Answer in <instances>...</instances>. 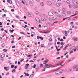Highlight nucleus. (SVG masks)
Instances as JSON below:
<instances>
[{"label":"nucleus","instance_id":"obj_1","mask_svg":"<svg viewBox=\"0 0 78 78\" xmlns=\"http://www.w3.org/2000/svg\"><path fill=\"white\" fill-rule=\"evenodd\" d=\"M50 65H48V64H46L44 66V68L45 69H48V68H50Z\"/></svg>","mask_w":78,"mask_h":78},{"label":"nucleus","instance_id":"obj_2","mask_svg":"<svg viewBox=\"0 0 78 78\" xmlns=\"http://www.w3.org/2000/svg\"><path fill=\"white\" fill-rule=\"evenodd\" d=\"M48 15L49 16H53L54 14L52 12H48Z\"/></svg>","mask_w":78,"mask_h":78},{"label":"nucleus","instance_id":"obj_3","mask_svg":"<svg viewBox=\"0 0 78 78\" xmlns=\"http://www.w3.org/2000/svg\"><path fill=\"white\" fill-rule=\"evenodd\" d=\"M72 40H73L74 42H76L78 41V39L76 37H75L73 38Z\"/></svg>","mask_w":78,"mask_h":78},{"label":"nucleus","instance_id":"obj_4","mask_svg":"<svg viewBox=\"0 0 78 78\" xmlns=\"http://www.w3.org/2000/svg\"><path fill=\"white\" fill-rule=\"evenodd\" d=\"M57 71L59 73H63V69H60Z\"/></svg>","mask_w":78,"mask_h":78},{"label":"nucleus","instance_id":"obj_5","mask_svg":"<svg viewBox=\"0 0 78 78\" xmlns=\"http://www.w3.org/2000/svg\"><path fill=\"white\" fill-rule=\"evenodd\" d=\"M66 71L67 72H71V71H72V69L68 68L67 69Z\"/></svg>","mask_w":78,"mask_h":78},{"label":"nucleus","instance_id":"obj_6","mask_svg":"<svg viewBox=\"0 0 78 78\" xmlns=\"http://www.w3.org/2000/svg\"><path fill=\"white\" fill-rule=\"evenodd\" d=\"M61 3H57L56 4V6L57 7H59V6H61Z\"/></svg>","mask_w":78,"mask_h":78},{"label":"nucleus","instance_id":"obj_7","mask_svg":"<svg viewBox=\"0 0 78 78\" xmlns=\"http://www.w3.org/2000/svg\"><path fill=\"white\" fill-rule=\"evenodd\" d=\"M47 4L49 6H50V5H51V3L50 2H47Z\"/></svg>","mask_w":78,"mask_h":78},{"label":"nucleus","instance_id":"obj_8","mask_svg":"<svg viewBox=\"0 0 78 78\" xmlns=\"http://www.w3.org/2000/svg\"><path fill=\"white\" fill-rule=\"evenodd\" d=\"M78 67V65H74L73 67V69H76V67Z\"/></svg>","mask_w":78,"mask_h":78},{"label":"nucleus","instance_id":"obj_9","mask_svg":"<svg viewBox=\"0 0 78 78\" xmlns=\"http://www.w3.org/2000/svg\"><path fill=\"white\" fill-rule=\"evenodd\" d=\"M53 61L54 63H55V64H58V63L57 62V60H53Z\"/></svg>","mask_w":78,"mask_h":78},{"label":"nucleus","instance_id":"obj_10","mask_svg":"<svg viewBox=\"0 0 78 78\" xmlns=\"http://www.w3.org/2000/svg\"><path fill=\"white\" fill-rule=\"evenodd\" d=\"M48 62V60H46V61H44V64H47V63Z\"/></svg>","mask_w":78,"mask_h":78},{"label":"nucleus","instance_id":"obj_11","mask_svg":"<svg viewBox=\"0 0 78 78\" xmlns=\"http://www.w3.org/2000/svg\"><path fill=\"white\" fill-rule=\"evenodd\" d=\"M36 20L37 22H38V23H41V21L39 20V18H37V19H36Z\"/></svg>","mask_w":78,"mask_h":78},{"label":"nucleus","instance_id":"obj_12","mask_svg":"<svg viewBox=\"0 0 78 78\" xmlns=\"http://www.w3.org/2000/svg\"><path fill=\"white\" fill-rule=\"evenodd\" d=\"M7 2L8 3H9L10 4H12V1H10L9 0H7Z\"/></svg>","mask_w":78,"mask_h":78},{"label":"nucleus","instance_id":"obj_13","mask_svg":"<svg viewBox=\"0 0 78 78\" xmlns=\"http://www.w3.org/2000/svg\"><path fill=\"white\" fill-rule=\"evenodd\" d=\"M62 14L63 17H65V16H66V13H64V12H62Z\"/></svg>","mask_w":78,"mask_h":78},{"label":"nucleus","instance_id":"obj_14","mask_svg":"<svg viewBox=\"0 0 78 78\" xmlns=\"http://www.w3.org/2000/svg\"><path fill=\"white\" fill-rule=\"evenodd\" d=\"M58 73V71H56L55 73V75H56V76L59 75V74Z\"/></svg>","mask_w":78,"mask_h":78},{"label":"nucleus","instance_id":"obj_15","mask_svg":"<svg viewBox=\"0 0 78 78\" xmlns=\"http://www.w3.org/2000/svg\"><path fill=\"white\" fill-rule=\"evenodd\" d=\"M41 20L42 21H46V20H46V19H45V18H42L41 19Z\"/></svg>","mask_w":78,"mask_h":78},{"label":"nucleus","instance_id":"obj_16","mask_svg":"<svg viewBox=\"0 0 78 78\" xmlns=\"http://www.w3.org/2000/svg\"><path fill=\"white\" fill-rule=\"evenodd\" d=\"M16 5L19 8H20L21 6L20 5V4H19V3H17L16 4Z\"/></svg>","mask_w":78,"mask_h":78},{"label":"nucleus","instance_id":"obj_17","mask_svg":"<svg viewBox=\"0 0 78 78\" xmlns=\"http://www.w3.org/2000/svg\"><path fill=\"white\" fill-rule=\"evenodd\" d=\"M56 19H57V17H54L52 18V20H55Z\"/></svg>","mask_w":78,"mask_h":78},{"label":"nucleus","instance_id":"obj_18","mask_svg":"<svg viewBox=\"0 0 78 78\" xmlns=\"http://www.w3.org/2000/svg\"><path fill=\"white\" fill-rule=\"evenodd\" d=\"M65 36H67V35H68V34H67V31H65Z\"/></svg>","mask_w":78,"mask_h":78},{"label":"nucleus","instance_id":"obj_19","mask_svg":"<svg viewBox=\"0 0 78 78\" xmlns=\"http://www.w3.org/2000/svg\"><path fill=\"white\" fill-rule=\"evenodd\" d=\"M27 15L29 16V17H31V14L30 13L28 12L27 13Z\"/></svg>","mask_w":78,"mask_h":78},{"label":"nucleus","instance_id":"obj_20","mask_svg":"<svg viewBox=\"0 0 78 78\" xmlns=\"http://www.w3.org/2000/svg\"><path fill=\"white\" fill-rule=\"evenodd\" d=\"M9 31L10 32H11V33H13V31H14V30H9Z\"/></svg>","mask_w":78,"mask_h":78},{"label":"nucleus","instance_id":"obj_21","mask_svg":"<svg viewBox=\"0 0 78 78\" xmlns=\"http://www.w3.org/2000/svg\"><path fill=\"white\" fill-rule=\"evenodd\" d=\"M16 69H14L13 70H12V72L13 73H15L16 72Z\"/></svg>","mask_w":78,"mask_h":78},{"label":"nucleus","instance_id":"obj_22","mask_svg":"<svg viewBox=\"0 0 78 78\" xmlns=\"http://www.w3.org/2000/svg\"><path fill=\"white\" fill-rule=\"evenodd\" d=\"M66 3L67 4H68V5H69V4L70 3V2L69 1H66Z\"/></svg>","mask_w":78,"mask_h":78},{"label":"nucleus","instance_id":"obj_23","mask_svg":"<svg viewBox=\"0 0 78 78\" xmlns=\"http://www.w3.org/2000/svg\"><path fill=\"white\" fill-rule=\"evenodd\" d=\"M57 16L58 17H60V18L62 17V16L61 15H57Z\"/></svg>","mask_w":78,"mask_h":78},{"label":"nucleus","instance_id":"obj_24","mask_svg":"<svg viewBox=\"0 0 78 78\" xmlns=\"http://www.w3.org/2000/svg\"><path fill=\"white\" fill-rule=\"evenodd\" d=\"M35 14L37 15H38V14H39V12L36 11L35 12Z\"/></svg>","mask_w":78,"mask_h":78},{"label":"nucleus","instance_id":"obj_25","mask_svg":"<svg viewBox=\"0 0 78 78\" xmlns=\"http://www.w3.org/2000/svg\"><path fill=\"white\" fill-rule=\"evenodd\" d=\"M69 8H72V7H73V5H69Z\"/></svg>","mask_w":78,"mask_h":78},{"label":"nucleus","instance_id":"obj_26","mask_svg":"<svg viewBox=\"0 0 78 78\" xmlns=\"http://www.w3.org/2000/svg\"><path fill=\"white\" fill-rule=\"evenodd\" d=\"M56 66H64V65H62V64H60V65H59V63L58 64H57L56 65Z\"/></svg>","mask_w":78,"mask_h":78},{"label":"nucleus","instance_id":"obj_27","mask_svg":"<svg viewBox=\"0 0 78 78\" xmlns=\"http://www.w3.org/2000/svg\"><path fill=\"white\" fill-rule=\"evenodd\" d=\"M78 8V5H76L74 6V9H76V8Z\"/></svg>","mask_w":78,"mask_h":78},{"label":"nucleus","instance_id":"obj_28","mask_svg":"<svg viewBox=\"0 0 78 78\" xmlns=\"http://www.w3.org/2000/svg\"><path fill=\"white\" fill-rule=\"evenodd\" d=\"M5 43H3L2 44L1 46H2V47H5Z\"/></svg>","mask_w":78,"mask_h":78},{"label":"nucleus","instance_id":"obj_29","mask_svg":"<svg viewBox=\"0 0 78 78\" xmlns=\"http://www.w3.org/2000/svg\"><path fill=\"white\" fill-rule=\"evenodd\" d=\"M1 61L2 62H3V57H1Z\"/></svg>","mask_w":78,"mask_h":78},{"label":"nucleus","instance_id":"obj_30","mask_svg":"<svg viewBox=\"0 0 78 78\" xmlns=\"http://www.w3.org/2000/svg\"><path fill=\"white\" fill-rule=\"evenodd\" d=\"M3 51H5V52H6V51H8L5 49H3Z\"/></svg>","mask_w":78,"mask_h":78},{"label":"nucleus","instance_id":"obj_31","mask_svg":"<svg viewBox=\"0 0 78 78\" xmlns=\"http://www.w3.org/2000/svg\"><path fill=\"white\" fill-rule=\"evenodd\" d=\"M20 34H23V35H25V33H24L22 32H20Z\"/></svg>","mask_w":78,"mask_h":78},{"label":"nucleus","instance_id":"obj_32","mask_svg":"<svg viewBox=\"0 0 78 78\" xmlns=\"http://www.w3.org/2000/svg\"><path fill=\"white\" fill-rule=\"evenodd\" d=\"M24 4L26 5V6H28V4H27V2H25Z\"/></svg>","mask_w":78,"mask_h":78},{"label":"nucleus","instance_id":"obj_33","mask_svg":"<svg viewBox=\"0 0 78 78\" xmlns=\"http://www.w3.org/2000/svg\"><path fill=\"white\" fill-rule=\"evenodd\" d=\"M41 47H42V48L44 47V44H41Z\"/></svg>","mask_w":78,"mask_h":78},{"label":"nucleus","instance_id":"obj_34","mask_svg":"<svg viewBox=\"0 0 78 78\" xmlns=\"http://www.w3.org/2000/svg\"><path fill=\"white\" fill-rule=\"evenodd\" d=\"M4 16L5 17V16H6V14H4L2 15V17L3 18L4 17Z\"/></svg>","mask_w":78,"mask_h":78},{"label":"nucleus","instance_id":"obj_35","mask_svg":"<svg viewBox=\"0 0 78 78\" xmlns=\"http://www.w3.org/2000/svg\"><path fill=\"white\" fill-rule=\"evenodd\" d=\"M57 23H58V21L55 22L53 23V24H56Z\"/></svg>","mask_w":78,"mask_h":78},{"label":"nucleus","instance_id":"obj_36","mask_svg":"<svg viewBox=\"0 0 78 78\" xmlns=\"http://www.w3.org/2000/svg\"><path fill=\"white\" fill-rule=\"evenodd\" d=\"M39 39H40V37L39 36H37V39H38V40H39Z\"/></svg>","mask_w":78,"mask_h":78},{"label":"nucleus","instance_id":"obj_37","mask_svg":"<svg viewBox=\"0 0 78 78\" xmlns=\"http://www.w3.org/2000/svg\"><path fill=\"white\" fill-rule=\"evenodd\" d=\"M14 65H12L11 66V68H12H12H13V67H14Z\"/></svg>","mask_w":78,"mask_h":78},{"label":"nucleus","instance_id":"obj_38","mask_svg":"<svg viewBox=\"0 0 78 78\" xmlns=\"http://www.w3.org/2000/svg\"><path fill=\"white\" fill-rule=\"evenodd\" d=\"M2 11H4V12H7V11H6V10H4V9H2Z\"/></svg>","mask_w":78,"mask_h":78},{"label":"nucleus","instance_id":"obj_39","mask_svg":"<svg viewBox=\"0 0 78 78\" xmlns=\"http://www.w3.org/2000/svg\"><path fill=\"white\" fill-rule=\"evenodd\" d=\"M25 75H26L27 76H30V74L28 73L26 74Z\"/></svg>","mask_w":78,"mask_h":78},{"label":"nucleus","instance_id":"obj_40","mask_svg":"<svg viewBox=\"0 0 78 78\" xmlns=\"http://www.w3.org/2000/svg\"><path fill=\"white\" fill-rule=\"evenodd\" d=\"M67 14H70V13H71V12H70V11H68L67 12Z\"/></svg>","mask_w":78,"mask_h":78},{"label":"nucleus","instance_id":"obj_41","mask_svg":"<svg viewBox=\"0 0 78 78\" xmlns=\"http://www.w3.org/2000/svg\"><path fill=\"white\" fill-rule=\"evenodd\" d=\"M16 17L17 18V19H20V17H19V16H16Z\"/></svg>","mask_w":78,"mask_h":78},{"label":"nucleus","instance_id":"obj_42","mask_svg":"<svg viewBox=\"0 0 78 78\" xmlns=\"http://www.w3.org/2000/svg\"><path fill=\"white\" fill-rule=\"evenodd\" d=\"M43 66H44V65H43V64H41L40 65V67L41 68L42 67H43Z\"/></svg>","mask_w":78,"mask_h":78},{"label":"nucleus","instance_id":"obj_43","mask_svg":"<svg viewBox=\"0 0 78 78\" xmlns=\"http://www.w3.org/2000/svg\"><path fill=\"white\" fill-rule=\"evenodd\" d=\"M40 39H41V40H43V39H44L43 38V37H40Z\"/></svg>","mask_w":78,"mask_h":78},{"label":"nucleus","instance_id":"obj_44","mask_svg":"<svg viewBox=\"0 0 78 78\" xmlns=\"http://www.w3.org/2000/svg\"><path fill=\"white\" fill-rule=\"evenodd\" d=\"M48 37H52V36L50 35H48Z\"/></svg>","mask_w":78,"mask_h":78},{"label":"nucleus","instance_id":"obj_45","mask_svg":"<svg viewBox=\"0 0 78 78\" xmlns=\"http://www.w3.org/2000/svg\"><path fill=\"white\" fill-rule=\"evenodd\" d=\"M32 55H33L32 54H31L30 55H29L27 56V57H29V58H30V57H31Z\"/></svg>","mask_w":78,"mask_h":78},{"label":"nucleus","instance_id":"obj_46","mask_svg":"<svg viewBox=\"0 0 78 78\" xmlns=\"http://www.w3.org/2000/svg\"><path fill=\"white\" fill-rule=\"evenodd\" d=\"M60 41L61 42H63V41H64V40H63V39L61 38V39Z\"/></svg>","mask_w":78,"mask_h":78},{"label":"nucleus","instance_id":"obj_47","mask_svg":"<svg viewBox=\"0 0 78 78\" xmlns=\"http://www.w3.org/2000/svg\"><path fill=\"white\" fill-rule=\"evenodd\" d=\"M44 3H43V2H41V6H44Z\"/></svg>","mask_w":78,"mask_h":78},{"label":"nucleus","instance_id":"obj_48","mask_svg":"<svg viewBox=\"0 0 78 78\" xmlns=\"http://www.w3.org/2000/svg\"><path fill=\"white\" fill-rule=\"evenodd\" d=\"M34 33L33 32V34L31 35V37H33V36H34Z\"/></svg>","mask_w":78,"mask_h":78},{"label":"nucleus","instance_id":"obj_49","mask_svg":"<svg viewBox=\"0 0 78 78\" xmlns=\"http://www.w3.org/2000/svg\"><path fill=\"white\" fill-rule=\"evenodd\" d=\"M25 66H30V65L28 64H26L25 65Z\"/></svg>","mask_w":78,"mask_h":78},{"label":"nucleus","instance_id":"obj_50","mask_svg":"<svg viewBox=\"0 0 78 78\" xmlns=\"http://www.w3.org/2000/svg\"><path fill=\"white\" fill-rule=\"evenodd\" d=\"M36 64H34L33 66V68H34V69L36 67Z\"/></svg>","mask_w":78,"mask_h":78},{"label":"nucleus","instance_id":"obj_51","mask_svg":"<svg viewBox=\"0 0 78 78\" xmlns=\"http://www.w3.org/2000/svg\"><path fill=\"white\" fill-rule=\"evenodd\" d=\"M35 70H37L39 69V67L35 68Z\"/></svg>","mask_w":78,"mask_h":78},{"label":"nucleus","instance_id":"obj_52","mask_svg":"<svg viewBox=\"0 0 78 78\" xmlns=\"http://www.w3.org/2000/svg\"><path fill=\"white\" fill-rule=\"evenodd\" d=\"M60 69H61V68H58L57 69V70H59Z\"/></svg>","mask_w":78,"mask_h":78},{"label":"nucleus","instance_id":"obj_53","mask_svg":"<svg viewBox=\"0 0 78 78\" xmlns=\"http://www.w3.org/2000/svg\"><path fill=\"white\" fill-rule=\"evenodd\" d=\"M20 61H19L18 62V65H20Z\"/></svg>","mask_w":78,"mask_h":78},{"label":"nucleus","instance_id":"obj_54","mask_svg":"<svg viewBox=\"0 0 78 78\" xmlns=\"http://www.w3.org/2000/svg\"><path fill=\"white\" fill-rule=\"evenodd\" d=\"M33 76H32L30 75V76L29 77V78H33Z\"/></svg>","mask_w":78,"mask_h":78},{"label":"nucleus","instance_id":"obj_55","mask_svg":"<svg viewBox=\"0 0 78 78\" xmlns=\"http://www.w3.org/2000/svg\"><path fill=\"white\" fill-rule=\"evenodd\" d=\"M73 53V51H71L70 53H69V54H71V53Z\"/></svg>","mask_w":78,"mask_h":78},{"label":"nucleus","instance_id":"obj_56","mask_svg":"<svg viewBox=\"0 0 78 78\" xmlns=\"http://www.w3.org/2000/svg\"><path fill=\"white\" fill-rule=\"evenodd\" d=\"M42 33H48V32H41Z\"/></svg>","mask_w":78,"mask_h":78},{"label":"nucleus","instance_id":"obj_57","mask_svg":"<svg viewBox=\"0 0 78 78\" xmlns=\"http://www.w3.org/2000/svg\"><path fill=\"white\" fill-rule=\"evenodd\" d=\"M57 44H58V45L60 44V43L59 42H57Z\"/></svg>","mask_w":78,"mask_h":78},{"label":"nucleus","instance_id":"obj_58","mask_svg":"<svg viewBox=\"0 0 78 78\" xmlns=\"http://www.w3.org/2000/svg\"><path fill=\"white\" fill-rule=\"evenodd\" d=\"M34 62V61L32 60H31L30 61H29V62Z\"/></svg>","mask_w":78,"mask_h":78},{"label":"nucleus","instance_id":"obj_59","mask_svg":"<svg viewBox=\"0 0 78 78\" xmlns=\"http://www.w3.org/2000/svg\"><path fill=\"white\" fill-rule=\"evenodd\" d=\"M63 39H66V37H65V36H64L63 37Z\"/></svg>","mask_w":78,"mask_h":78},{"label":"nucleus","instance_id":"obj_60","mask_svg":"<svg viewBox=\"0 0 78 78\" xmlns=\"http://www.w3.org/2000/svg\"><path fill=\"white\" fill-rule=\"evenodd\" d=\"M67 47H69V44H67L65 46V47L67 48Z\"/></svg>","mask_w":78,"mask_h":78},{"label":"nucleus","instance_id":"obj_61","mask_svg":"<svg viewBox=\"0 0 78 78\" xmlns=\"http://www.w3.org/2000/svg\"><path fill=\"white\" fill-rule=\"evenodd\" d=\"M56 54L57 55H59V52L58 51V52H57Z\"/></svg>","mask_w":78,"mask_h":78},{"label":"nucleus","instance_id":"obj_62","mask_svg":"<svg viewBox=\"0 0 78 78\" xmlns=\"http://www.w3.org/2000/svg\"><path fill=\"white\" fill-rule=\"evenodd\" d=\"M11 11H12V12H14V9H12L11 10Z\"/></svg>","mask_w":78,"mask_h":78},{"label":"nucleus","instance_id":"obj_63","mask_svg":"<svg viewBox=\"0 0 78 78\" xmlns=\"http://www.w3.org/2000/svg\"><path fill=\"white\" fill-rule=\"evenodd\" d=\"M11 43L12 44H13V43H14V41H12Z\"/></svg>","mask_w":78,"mask_h":78},{"label":"nucleus","instance_id":"obj_64","mask_svg":"<svg viewBox=\"0 0 78 78\" xmlns=\"http://www.w3.org/2000/svg\"><path fill=\"white\" fill-rule=\"evenodd\" d=\"M36 1H37V2H40V0H36Z\"/></svg>","mask_w":78,"mask_h":78}]
</instances>
